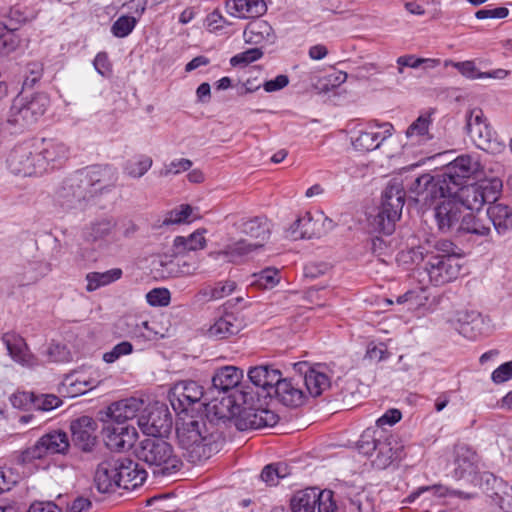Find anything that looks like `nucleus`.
Returning a JSON list of instances; mask_svg holds the SVG:
<instances>
[{
  "label": "nucleus",
  "mask_w": 512,
  "mask_h": 512,
  "mask_svg": "<svg viewBox=\"0 0 512 512\" xmlns=\"http://www.w3.org/2000/svg\"><path fill=\"white\" fill-rule=\"evenodd\" d=\"M220 395L221 397H207L203 402L208 418L226 420L236 417L237 426L241 430L272 427L278 422V416L274 412L261 408L260 399L252 388Z\"/></svg>",
  "instance_id": "f257e3e1"
},
{
  "label": "nucleus",
  "mask_w": 512,
  "mask_h": 512,
  "mask_svg": "<svg viewBox=\"0 0 512 512\" xmlns=\"http://www.w3.org/2000/svg\"><path fill=\"white\" fill-rule=\"evenodd\" d=\"M407 256L415 264L423 263L430 283L435 286L454 281L462 268L456 246L449 240H426L409 249Z\"/></svg>",
  "instance_id": "f03ea898"
},
{
  "label": "nucleus",
  "mask_w": 512,
  "mask_h": 512,
  "mask_svg": "<svg viewBox=\"0 0 512 512\" xmlns=\"http://www.w3.org/2000/svg\"><path fill=\"white\" fill-rule=\"evenodd\" d=\"M179 445L185 450L189 462L196 464L209 459L223 446V438L218 432H209L205 421L185 415L177 422Z\"/></svg>",
  "instance_id": "7ed1b4c3"
},
{
  "label": "nucleus",
  "mask_w": 512,
  "mask_h": 512,
  "mask_svg": "<svg viewBox=\"0 0 512 512\" xmlns=\"http://www.w3.org/2000/svg\"><path fill=\"white\" fill-rule=\"evenodd\" d=\"M235 228L251 238L257 239L255 243H249L245 240H240L234 244L228 245L221 251L211 252L209 255L215 260L221 258L227 259L229 262H238L242 257L248 255L252 251L261 248L263 242L270 236L269 223L265 218H242L233 224Z\"/></svg>",
  "instance_id": "20e7f679"
},
{
  "label": "nucleus",
  "mask_w": 512,
  "mask_h": 512,
  "mask_svg": "<svg viewBox=\"0 0 512 512\" xmlns=\"http://www.w3.org/2000/svg\"><path fill=\"white\" fill-rule=\"evenodd\" d=\"M137 458L149 466L157 468L154 473L169 474L178 471L181 460L175 455L170 443L161 437L146 438L136 450Z\"/></svg>",
  "instance_id": "39448f33"
},
{
  "label": "nucleus",
  "mask_w": 512,
  "mask_h": 512,
  "mask_svg": "<svg viewBox=\"0 0 512 512\" xmlns=\"http://www.w3.org/2000/svg\"><path fill=\"white\" fill-rule=\"evenodd\" d=\"M48 105L49 98L44 93H37L30 98L20 93L12 102L8 122L21 128L30 126L44 115Z\"/></svg>",
  "instance_id": "423d86ee"
},
{
  "label": "nucleus",
  "mask_w": 512,
  "mask_h": 512,
  "mask_svg": "<svg viewBox=\"0 0 512 512\" xmlns=\"http://www.w3.org/2000/svg\"><path fill=\"white\" fill-rule=\"evenodd\" d=\"M404 198L405 193L399 184L393 183L386 187L382 195L380 211L373 222L376 230L385 235L392 234L396 221L400 219Z\"/></svg>",
  "instance_id": "0eeeda50"
},
{
  "label": "nucleus",
  "mask_w": 512,
  "mask_h": 512,
  "mask_svg": "<svg viewBox=\"0 0 512 512\" xmlns=\"http://www.w3.org/2000/svg\"><path fill=\"white\" fill-rule=\"evenodd\" d=\"M480 164L469 155H461L450 162L439 180V192L442 197L455 193V188L462 186L467 179L478 172Z\"/></svg>",
  "instance_id": "6e6552de"
},
{
  "label": "nucleus",
  "mask_w": 512,
  "mask_h": 512,
  "mask_svg": "<svg viewBox=\"0 0 512 512\" xmlns=\"http://www.w3.org/2000/svg\"><path fill=\"white\" fill-rule=\"evenodd\" d=\"M466 130L474 144L488 153H498L504 149V144L497 140L495 132L488 124L483 111L475 108L466 116Z\"/></svg>",
  "instance_id": "1a4fd4ad"
},
{
  "label": "nucleus",
  "mask_w": 512,
  "mask_h": 512,
  "mask_svg": "<svg viewBox=\"0 0 512 512\" xmlns=\"http://www.w3.org/2000/svg\"><path fill=\"white\" fill-rule=\"evenodd\" d=\"M41 175L61 168L70 155L69 147L56 138L34 140Z\"/></svg>",
  "instance_id": "9d476101"
},
{
  "label": "nucleus",
  "mask_w": 512,
  "mask_h": 512,
  "mask_svg": "<svg viewBox=\"0 0 512 512\" xmlns=\"http://www.w3.org/2000/svg\"><path fill=\"white\" fill-rule=\"evenodd\" d=\"M70 447L67 433L53 430L43 435L33 446L21 453L22 462L41 459L48 454H65Z\"/></svg>",
  "instance_id": "9b49d317"
},
{
  "label": "nucleus",
  "mask_w": 512,
  "mask_h": 512,
  "mask_svg": "<svg viewBox=\"0 0 512 512\" xmlns=\"http://www.w3.org/2000/svg\"><path fill=\"white\" fill-rule=\"evenodd\" d=\"M137 424L144 434L161 437L169 433L172 427V419L168 408L164 404L154 403L141 410Z\"/></svg>",
  "instance_id": "f8f14e48"
},
{
  "label": "nucleus",
  "mask_w": 512,
  "mask_h": 512,
  "mask_svg": "<svg viewBox=\"0 0 512 512\" xmlns=\"http://www.w3.org/2000/svg\"><path fill=\"white\" fill-rule=\"evenodd\" d=\"M7 166L15 175H41L34 140L16 145L8 155Z\"/></svg>",
  "instance_id": "ddd939ff"
},
{
  "label": "nucleus",
  "mask_w": 512,
  "mask_h": 512,
  "mask_svg": "<svg viewBox=\"0 0 512 512\" xmlns=\"http://www.w3.org/2000/svg\"><path fill=\"white\" fill-rule=\"evenodd\" d=\"M293 367L306 386V394L318 397L330 388L331 376L327 365L321 363L311 365L303 361L295 363Z\"/></svg>",
  "instance_id": "4468645a"
},
{
  "label": "nucleus",
  "mask_w": 512,
  "mask_h": 512,
  "mask_svg": "<svg viewBox=\"0 0 512 512\" xmlns=\"http://www.w3.org/2000/svg\"><path fill=\"white\" fill-rule=\"evenodd\" d=\"M90 198L88 188L76 172L63 180L55 194L57 204L65 210L80 208Z\"/></svg>",
  "instance_id": "2eb2a0df"
},
{
  "label": "nucleus",
  "mask_w": 512,
  "mask_h": 512,
  "mask_svg": "<svg viewBox=\"0 0 512 512\" xmlns=\"http://www.w3.org/2000/svg\"><path fill=\"white\" fill-rule=\"evenodd\" d=\"M103 422L102 433L106 446L117 452L129 450L135 444L138 433L130 424H116L109 419L101 417Z\"/></svg>",
  "instance_id": "dca6fc26"
},
{
  "label": "nucleus",
  "mask_w": 512,
  "mask_h": 512,
  "mask_svg": "<svg viewBox=\"0 0 512 512\" xmlns=\"http://www.w3.org/2000/svg\"><path fill=\"white\" fill-rule=\"evenodd\" d=\"M92 197L110 190L117 181V171L108 165H94L76 172Z\"/></svg>",
  "instance_id": "f3484780"
},
{
  "label": "nucleus",
  "mask_w": 512,
  "mask_h": 512,
  "mask_svg": "<svg viewBox=\"0 0 512 512\" xmlns=\"http://www.w3.org/2000/svg\"><path fill=\"white\" fill-rule=\"evenodd\" d=\"M170 403L173 409L178 413L187 415L188 408L204 400H207V394L203 388L195 381H180L176 383L169 393Z\"/></svg>",
  "instance_id": "a211bd4d"
},
{
  "label": "nucleus",
  "mask_w": 512,
  "mask_h": 512,
  "mask_svg": "<svg viewBox=\"0 0 512 512\" xmlns=\"http://www.w3.org/2000/svg\"><path fill=\"white\" fill-rule=\"evenodd\" d=\"M393 131L394 127L391 123H370L353 138L352 145L358 151L367 152L375 150L387 138L392 136Z\"/></svg>",
  "instance_id": "6ab92c4d"
},
{
  "label": "nucleus",
  "mask_w": 512,
  "mask_h": 512,
  "mask_svg": "<svg viewBox=\"0 0 512 512\" xmlns=\"http://www.w3.org/2000/svg\"><path fill=\"white\" fill-rule=\"evenodd\" d=\"M440 204L435 208V219L438 229L443 232L458 231L464 210L461 204L451 196H446Z\"/></svg>",
  "instance_id": "aec40b11"
},
{
  "label": "nucleus",
  "mask_w": 512,
  "mask_h": 512,
  "mask_svg": "<svg viewBox=\"0 0 512 512\" xmlns=\"http://www.w3.org/2000/svg\"><path fill=\"white\" fill-rule=\"evenodd\" d=\"M72 442L83 452H92L97 444L95 420L89 416H82L71 423Z\"/></svg>",
  "instance_id": "412c9836"
},
{
  "label": "nucleus",
  "mask_w": 512,
  "mask_h": 512,
  "mask_svg": "<svg viewBox=\"0 0 512 512\" xmlns=\"http://www.w3.org/2000/svg\"><path fill=\"white\" fill-rule=\"evenodd\" d=\"M243 378V371L235 366H224L218 369L212 377V388L209 393L220 394L231 393L234 390L250 388L249 386H240Z\"/></svg>",
  "instance_id": "4be33fe9"
},
{
  "label": "nucleus",
  "mask_w": 512,
  "mask_h": 512,
  "mask_svg": "<svg viewBox=\"0 0 512 512\" xmlns=\"http://www.w3.org/2000/svg\"><path fill=\"white\" fill-rule=\"evenodd\" d=\"M144 401L138 398H127L112 403L102 417L116 424H129L128 421L138 416L143 409Z\"/></svg>",
  "instance_id": "5701e85b"
},
{
  "label": "nucleus",
  "mask_w": 512,
  "mask_h": 512,
  "mask_svg": "<svg viewBox=\"0 0 512 512\" xmlns=\"http://www.w3.org/2000/svg\"><path fill=\"white\" fill-rule=\"evenodd\" d=\"M454 455V477L462 479L478 471L479 457L477 453L466 444H456Z\"/></svg>",
  "instance_id": "b1692460"
},
{
  "label": "nucleus",
  "mask_w": 512,
  "mask_h": 512,
  "mask_svg": "<svg viewBox=\"0 0 512 512\" xmlns=\"http://www.w3.org/2000/svg\"><path fill=\"white\" fill-rule=\"evenodd\" d=\"M118 470V488L135 489L147 478V472L139 464L128 458H116Z\"/></svg>",
  "instance_id": "393cba45"
},
{
  "label": "nucleus",
  "mask_w": 512,
  "mask_h": 512,
  "mask_svg": "<svg viewBox=\"0 0 512 512\" xmlns=\"http://www.w3.org/2000/svg\"><path fill=\"white\" fill-rule=\"evenodd\" d=\"M2 342L6 346L8 354L15 362L26 367L37 365L36 357L30 352L25 339L19 334L5 333L2 336Z\"/></svg>",
  "instance_id": "a878e982"
},
{
  "label": "nucleus",
  "mask_w": 512,
  "mask_h": 512,
  "mask_svg": "<svg viewBox=\"0 0 512 512\" xmlns=\"http://www.w3.org/2000/svg\"><path fill=\"white\" fill-rule=\"evenodd\" d=\"M487 187L479 184H471L459 186L455 188V193L450 195L455 198L460 204L461 208L465 207L468 210H479L486 202L489 201L487 195Z\"/></svg>",
  "instance_id": "bb28decb"
},
{
  "label": "nucleus",
  "mask_w": 512,
  "mask_h": 512,
  "mask_svg": "<svg viewBox=\"0 0 512 512\" xmlns=\"http://www.w3.org/2000/svg\"><path fill=\"white\" fill-rule=\"evenodd\" d=\"M272 394L283 405L288 407H298L305 403L306 392L295 382L294 378H282L276 384Z\"/></svg>",
  "instance_id": "cd10ccee"
},
{
  "label": "nucleus",
  "mask_w": 512,
  "mask_h": 512,
  "mask_svg": "<svg viewBox=\"0 0 512 512\" xmlns=\"http://www.w3.org/2000/svg\"><path fill=\"white\" fill-rule=\"evenodd\" d=\"M101 383L100 375L96 370L77 371L68 375L64 380V386L68 388L70 396L82 395L97 387Z\"/></svg>",
  "instance_id": "c85d7f7f"
},
{
  "label": "nucleus",
  "mask_w": 512,
  "mask_h": 512,
  "mask_svg": "<svg viewBox=\"0 0 512 512\" xmlns=\"http://www.w3.org/2000/svg\"><path fill=\"white\" fill-rule=\"evenodd\" d=\"M117 467L116 458L106 459L98 464L95 471L94 482L99 492L109 493L118 488Z\"/></svg>",
  "instance_id": "c756f323"
},
{
  "label": "nucleus",
  "mask_w": 512,
  "mask_h": 512,
  "mask_svg": "<svg viewBox=\"0 0 512 512\" xmlns=\"http://www.w3.org/2000/svg\"><path fill=\"white\" fill-rule=\"evenodd\" d=\"M226 11L235 18H259L267 12L264 0H226Z\"/></svg>",
  "instance_id": "7c9ffc66"
},
{
  "label": "nucleus",
  "mask_w": 512,
  "mask_h": 512,
  "mask_svg": "<svg viewBox=\"0 0 512 512\" xmlns=\"http://www.w3.org/2000/svg\"><path fill=\"white\" fill-rule=\"evenodd\" d=\"M243 328V322L233 313H226L217 318L209 326L206 335L215 340L227 339L238 334Z\"/></svg>",
  "instance_id": "2f4dec72"
},
{
  "label": "nucleus",
  "mask_w": 512,
  "mask_h": 512,
  "mask_svg": "<svg viewBox=\"0 0 512 512\" xmlns=\"http://www.w3.org/2000/svg\"><path fill=\"white\" fill-rule=\"evenodd\" d=\"M245 43L255 46L273 44L276 39L272 26L265 20H256L247 24L243 31Z\"/></svg>",
  "instance_id": "473e14b6"
},
{
  "label": "nucleus",
  "mask_w": 512,
  "mask_h": 512,
  "mask_svg": "<svg viewBox=\"0 0 512 512\" xmlns=\"http://www.w3.org/2000/svg\"><path fill=\"white\" fill-rule=\"evenodd\" d=\"M320 221V218L315 219L311 213L306 212L304 215L298 217L290 226L287 230V237L292 240L320 237L323 233L320 227Z\"/></svg>",
  "instance_id": "72a5a7b5"
},
{
  "label": "nucleus",
  "mask_w": 512,
  "mask_h": 512,
  "mask_svg": "<svg viewBox=\"0 0 512 512\" xmlns=\"http://www.w3.org/2000/svg\"><path fill=\"white\" fill-rule=\"evenodd\" d=\"M281 371L269 365L255 366L249 369L248 378L256 387L271 396L276 384L281 380Z\"/></svg>",
  "instance_id": "f704fd0d"
},
{
  "label": "nucleus",
  "mask_w": 512,
  "mask_h": 512,
  "mask_svg": "<svg viewBox=\"0 0 512 512\" xmlns=\"http://www.w3.org/2000/svg\"><path fill=\"white\" fill-rule=\"evenodd\" d=\"M445 66H452L459 71L464 77L475 80V79H504L509 75V71L505 69H496L489 72H480L474 61H462L454 62L452 60H446Z\"/></svg>",
  "instance_id": "c9c22d12"
},
{
  "label": "nucleus",
  "mask_w": 512,
  "mask_h": 512,
  "mask_svg": "<svg viewBox=\"0 0 512 512\" xmlns=\"http://www.w3.org/2000/svg\"><path fill=\"white\" fill-rule=\"evenodd\" d=\"M85 235L91 242L117 241L116 221L112 218L96 220L86 228Z\"/></svg>",
  "instance_id": "e433bc0d"
},
{
  "label": "nucleus",
  "mask_w": 512,
  "mask_h": 512,
  "mask_svg": "<svg viewBox=\"0 0 512 512\" xmlns=\"http://www.w3.org/2000/svg\"><path fill=\"white\" fill-rule=\"evenodd\" d=\"M459 234H469L474 240L487 238L491 233L489 220L473 213H466L459 224Z\"/></svg>",
  "instance_id": "4c0bfd02"
},
{
  "label": "nucleus",
  "mask_w": 512,
  "mask_h": 512,
  "mask_svg": "<svg viewBox=\"0 0 512 512\" xmlns=\"http://www.w3.org/2000/svg\"><path fill=\"white\" fill-rule=\"evenodd\" d=\"M345 498L351 512H375V499L365 489L350 488Z\"/></svg>",
  "instance_id": "58836bf2"
},
{
  "label": "nucleus",
  "mask_w": 512,
  "mask_h": 512,
  "mask_svg": "<svg viewBox=\"0 0 512 512\" xmlns=\"http://www.w3.org/2000/svg\"><path fill=\"white\" fill-rule=\"evenodd\" d=\"M432 123L431 115L428 113L420 115L406 130V137L412 145L422 144L429 141L432 136L429 127Z\"/></svg>",
  "instance_id": "ea45409f"
},
{
  "label": "nucleus",
  "mask_w": 512,
  "mask_h": 512,
  "mask_svg": "<svg viewBox=\"0 0 512 512\" xmlns=\"http://www.w3.org/2000/svg\"><path fill=\"white\" fill-rule=\"evenodd\" d=\"M489 223L492 222L499 234L512 228V210L504 204H494L487 210Z\"/></svg>",
  "instance_id": "a19ab883"
},
{
  "label": "nucleus",
  "mask_w": 512,
  "mask_h": 512,
  "mask_svg": "<svg viewBox=\"0 0 512 512\" xmlns=\"http://www.w3.org/2000/svg\"><path fill=\"white\" fill-rule=\"evenodd\" d=\"M317 494L318 489L316 488H307L296 492L290 501L292 512H315Z\"/></svg>",
  "instance_id": "79ce46f5"
},
{
  "label": "nucleus",
  "mask_w": 512,
  "mask_h": 512,
  "mask_svg": "<svg viewBox=\"0 0 512 512\" xmlns=\"http://www.w3.org/2000/svg\"><path fill=\"white\" fill-rule=\"evenodd\" d=\"M25 21L26 16L19 5H2L0 7V25L7 31L18 30Z\"/></svg>",
  "instance_id": "37998d69"
},
{
  "label": "nucleus",
  "mask_w": 512,
  "mask_h": 512,
  "mask_svg": "<svg viewBox=\"0 0 512 512\" xmlns=\"http://www.w3.org/2000/svg\"><path fill=\"white\" fill-rule=\"evenodd\" d=\"M121 276L122 270L120 268H113L105 272H89L85 277L87 281L86 291L93 292L119 280Z\"/></svg>",
  "instance_id": "c03bdc74"
},
{
  "label": "nucleus",
  "mask_w": 512,
  "mask_h": 512,
  "mask_svg": "<svg viewBox=\"0 0 512 512\" xmlns=\"http://www.w3.org/2000/svg\"><path fill=\"white\" fill-rule=\"evenodd\" d=\"M394 442V439L381 435L374 451L376 453L374 462L378 468H386L398 457V451L393 447Z\"/></svg>",
  "instance_id": "a18cd8bd"
},
{
  "label": "nucleus",
  "mask_w": 512,
  "mask_h": 512,
  "mask_svg": "<svg viewBox=\"0 0 512 512\" xmlns=\"http://www.w3.org/2000/svg\"><path fill=\"white\" fill-rule=\"evenodd\" d=\"M205 230H196L189 236H177L174 239V247L178 253H184L189 251H196L203 249L206 245V239L204 237Z\"/></svg>",
  "instance_id": "49530a36"
},
{
  "label": "nucleus",
  "mask_w": 512,
  "mask_h": 512,
  "mask_svg": "<svg viewBox=\"0 0 512 512\" xmlns=\"http://www.w3.org/2000/svg\"><path fill=\"white\" fill-rule=\"evenodd\" d=\"M290 474V467L286 463L278 462L266 465L260 474V478L267 485L275 486L280 479H284Z\"/></svg>",
  "instance_id": "de8ad7c7"
},
{
  "label": "nucleus",
  "mask_w": 512,
  "mask_h": 512,
  "mask_svg": "<svg viewBox=\"0 0 512 512\" xmlns=\"http://www.w3.org/2000/svg\"><path fill=\"white\" fill-rule=\"evenodd\" d=\"M251 285L260 289H272L280 282V271L274 267H267L253 274Z\"/></svg>",
  "instance_id": "09e8293b"
},
{
  "label": "nucleus",
  "mask_w": 512,
  "mask_h": 512,
  "mask_svg": "<svg viewBox=\"0 0 512 512\" xmlns=\"http://www.w3.org/2000/svg\"><path fill=\"white\" fill-rule=\"evenodd\" d=\"M409 189L417 196L425 195L423 199L426 201L429 195L433 197L436 191L439 190V181L434 182L432 176L423 174L413 181Z\"/></svg>",
  "instance_id": "8fccbe9b"
},
{
  "label": "nucleus",
  "mask_w": 512,
  "mask_h": 512,
  "mask_svg": "<svg viewBox=\"0 0 512 512\" xmlns=\"http://www.w3.org/2000/svg\"><path fill=\"white\" fill-rule=\"evenodd\" d=\"M378 431L374 428H367L363 431L357 442L358 451L366 456L372 455L377 448L381 435L377 437Z\"/></svg>",
  "instance_id": "3c124183"
},
{
  "label": "nucleus",
  "mask_w": 512,
  "mask_h": 512,
  "mask_svg": "<svg viewBox=\"0 0 512 512\" xmlns=\"http://www.w3.org/2000/svg\"><path fill=\"white\" fill-rule=\"evenodd\" d=\"M153 160L146 155H140L126 163L124 170L133 178L142 177L152 166Z\"/></svg>",
  "instance_id": "603ef678"
},
{
  "label": "nucleus",
  "mask_w": 512,
  "mask_h": 512,
  "mask_svg": "<svg viewBox=\"0 0 512 512\" xmlns=\"http://www.w3.org/2000/svg\"><path fill=\"white\" fill-rule=\"evenodd\" d=\"M236 288L233 281L219 282L214 287H205L200 294L207 300H218L229 296Z\"/></svg>",
  "instance_id": "864d4df0"
},
{
  "label": "nucleus",
  "mask_w": 512,
  "mask_h": 512,
  "mask_svg": "<svg viewBox=\"0 0 512 512\" xmlns=\"http://www.w3.org/2000/svg\"><path fill=\"white\" fill-rule=\"evenodd\" d=\"M137 19L132 16H121L112 25L111 31L114 36L123 38L128 36L135 28Z\"/></svg>",
  "instance_id": "5fc2aeb1"
},
{
  "label": "nucleus",
  "mask_w": 512,
  "mask_h": 512,
  "mask_svg": "<svg viewBox=\"0 0 512 512\" xmlns=\"http://www.w3.org/2000/svg\"><path fill=\"white\" fill-rule=\"evenodd\" d=\"M43 75V65L40 62L28 63L24 70L23 88H32Z\"/></svg>",
  "instance_id": "6e6d98bb"
},
{
  "label": "nucleus",
  "mask_w": 512,
  "mask_h": 512,
  "mask_svg": "<svg viewBox=\"0 0 512 512\" xmlns=\"http://www.w3.org/2000/svg\"><path fill=\"white\" fill-rule=\"evenodd\" d=\"M34 400L33 409L38 411H51L62 404L61 399L54 394H35Z\"/></svg>",
  "instance_id": "4d7b16f0"
},
{
  "label": "nucleus",
  "mask_w": 512,
  "mask_h": 512,
  "mask_svg": "<svg viewBox=\"0 0 512 512\" xmlns=\"http://www.w3.org/2000/svg\"><path fill=\"white\" fill-rule=\"evenodd\" d=\"M262 56L263 52L260 48H251L234 55L230 59V64L233 67L246 66L254 61L259 60Z\"/></svg>",
  "instance_id": "13d9d810"
},
{
  "label": "nucleus",
  "mask_w": 512,
  "mask_h": 512,
  "mask_svg": "<svg viewBox=\"0 0 512 512\" xmlns=\"http://www.w3.org/2000/svg\"><path fill=\"white\" fill-rule=\"evenodd\" d=\"M33 392L17 391L10 396V403L14 408L30 410L34 408Z\"/></svg>",
  "instance_id": "bf43d9fd"
},
{
  "label": "nucleus",
  "mask_w": 512,
  "mask_h": 512,
  "mask_svg": "<svg viewBox=\"0 0 512 512\" xmlns=\"http://www.w3.org/2000/svg\"><path fill=\"white\" fill-rule=\"evenodd\" d=\"M133 352V345L128 341H123L115 345L110 351L103 354V361L114 363L120 357L129 355Z\"/></svg>",
  "instance_id": "052dcab7"
},
{
  "label": "nucleus",
  "mask_w": 512,
  "mask_h": 512,
  "mask_svg": "<svg viewBox=\"0 0 512 512\" xmlns=\"http://www.w3.org/2000/svg\"><path fill=\"white\" fill-rule=\"evenodd\" d=\"M192 164V161L186 158L175 159L160 170V176L167 177L171 174L177 175L181 172L188 171L192 167Z\"/></svg>",
  "instance_id": "680f3d73"
},
{
  "label": "nucleus",
  "mask_w": 512,
  "mask_h": 512,
  "mask_svg": "<svg viewBox=\"0 0 512 512\" xmlns=\"http://www.w3.org/2000/svg\"><path fill=\"white\" fill-rule=\"evenodd\" d=\"M170 292L166 288H154L146 294L147 302L154 307L167 306L170 303Z\"/></svg>",
  "instance_id": "e2e57ef3"
},
{
  "label": "nucleus",
  "mask_w": 512,
  "mask_h": 512,
  "mask_svg": "<svg viewBox=\"0 0 512 512\" xmlns=\"http://www.w3.org/2000/svg\"><path fill=\"white\" fill-rule=\"evenodd\" d=\"M318 512H338V507L333 500V492L330 490L319 491L317 494Z\"/></svg>",
  "instance_id": "0e129e2a"
},
{
  "label": "nucleus",
  "mask_w": 512,
  "mask_h": 512,
  "mask_svg": "<svg viewBox=\"0 0 512 512\" xmlns=\"http://www.w3.org/2000/svg\"><path fill=\"white\" fill-rule=\"evenodd\" d=\"M192 214V208L189 205H181L179 208L172 210L168 218L165 219V224H176L187 221Z\"/></svg>",
  "instance_id": "69168bd1"
},
{
  "label": "nucleus",
  "mask_w": 512,
  "mask_h": 512,
  "mask_svg": "<svg viewBox=\"0 0 512 512\" xmlns=\"http://www.w3.org/2000/svg\"><path fill=\"white\" fill-rule=\"evenodd\" d=\"M491 379L496 384L504 383L512 379V361L501 364L491 375Z\"/></svg>",
  "instance_id": "338daca9"
},
{
  "label": "nucleus",
  "mask_w": 512,
  "mask_h": 512,
  "mask_svg": "<svg viewBox=\"0 0 512 512\" xmlns=\"http://www.w3.org/2000/svg\"><path fill=\"white\" fill-rule=\"evenodd\" d=\"M496 501L505 512H512V486L505 485L501 493L496 492Z\"/></svg>",
  "instance_id": "774afa93"
}]
</instances>
